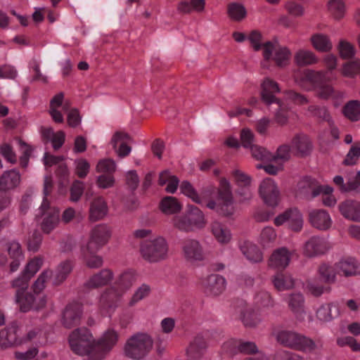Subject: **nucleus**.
I'll return each instance as SVG.
<instances>
[{
    "label": "nucleus",
    "mask_w": 360,
    "mask_h": 360,
    "mask_svg": "<svg viewBox=\"0 0 360 360\" xmlns=\"http://www.w3.org/2000/svg\"><path fill=\"white\" fill-rule=\"evenodd\" d=\"M118 333L113 328L106 330L98 341L86 328H77L69 337L72 351L81 356H87L90 360H101L117 344Z\"/></svg>",
    "instance_id": "f257e3e1"
},
{
    "label": "nucleus",
    "mask_w": 360,
    "mask_h": 360,
    "mask_svg": "<svg viewBox=\"0 0 360 360\" xmlns=\"http://www.w3.org/2000/svg\"><path fill=\"white\" fill-rule=\"evenodd\" d=\"M218 189L214 187L205 190L199 195L188 181H183L180 186L182 193L190 198L194 202L205 205L219 214L230 216L233 214V198L229 183L224 179L220 180Z\"/></svg>",
    "instance_id": "f03ea898"
},
{
    "label": "nucleus",
    "mask_w": 360,
    "mask_h": 360,
    "mask_svg": "<svg viewBox=\"0 0 360 360\" xmlns=\"http://www.w3.org/2000/svg\"><path fill=\"white\" fill-rule=\"evenodd\" d=\"M329 72L304 70L297 73L295 79L302 88L310 91L315 90L318 96L323 99H331L338 107L344 98V93L335 90L328 84Z\"/></svg>",
    "instance_id": "7ed1b4c3"
},
{
    "label": "nucleus",
    "mask_w": 360,
    "mask_h": 360,
    "mask_svg": "<svg viewBox=\"0 0 360 360\" xmlns=\"http://www.w3.org/2000/svg\"><path fill=\"white\" fill-rule=\"evenodd\" d=\"M136 280L132 269L122 271L115 279V285L106 288L101 295L98 309L103 316L111 317L118 307L124 293Z\"/></svg>",
    "instance_id": "20e7f679"
},
{
    "label": "nucleus",
    "mask_w": 360,
    "mask_h": 360,
    "mask_svg": "<svg viewBox=\"0 0 360 360\" xmlns=\"http://www.w3.org/2000/svg\"><path fill=\"white\" fill-rule=\"evenodd\" d=\"M261 96L265 104L271 106L275 112L276 121L280 124L287 122L290 107L288 104L276 98L275 94L280 91L277 82L270 78H265L261 84Z\"/></svg>",
    "instance_id": "39448f33"
},
{
    "label": "nucleus",
    "mask_w": 360,
    "mask_h": 360,
    "mask_svg": "<svg viewBox=\"0 0 360 360\" xmlns=\"http://www.w3.org/2000/svg\"><path fill=\"white\" fill-rule=\"evenodd\" d=\"M52 188V178L51 176H46L44 183V198L39 207V214L42 217L41 226L45 233H51L60 221V210L49 199Z\"/></svg>",
    "instance_id": "423d86ee"
},
{
    "label": "nucleus",
    "mask_w": 360,
    "mask_h": 360,
    "mask_svg": "<svg viewBox=\"0 0 360 360\" xmlns=\"http://www.w3.org/2000/svg\"><path fill=\"white\" fill-rule=\"evenodd\" d=\"M64 95L63 93L56 94L51 100L49 113L56 123H63L64 121L62 111L68 112V123L70 127H75L79 124L81 117L77 109L70 110V104L63 102Z\"/></svg>",
    "instance_id": "0eeeda50"
},
{
    "label": "nucleus",
    "mask_w": 360,
    "mask_h": 360,
    "mask_svg": "<svg viewBox=\"0 0 360 360\" xmlns=\"http://www.w3.org/2000/svg\"><path fill=\"white\" fill-rule=\"evenodd\" d=\"M168 252V244L161 236L143 240L140 244V254L146 261L155 263L165 259Z\"/></svg>",
    "instance_id": "6e6552de"
},
{
    "label": "nucleus",
    "mask_w": 360,
    "mask_h": 360,
    "mask_svg": "<svg viewBox=\"0 0 360 360\" xmlns=\"http://www.w3.org/2000/svg\"><path fill=\"white\" fill-rule=\"evenodd\" d=\"M205 223L204 214L194 205H188L185 214L174 218V226L185 232L202 229L205 226Z\"/></svg>",
    "instance_id": "1a4fd4ad"
},
{
    "label": "nucleus",
    "mask_w": 360,
    "mask_h": 360,
    "mask_svg": "<svg viewBox=\"0 0 360 360\" xmlns=\"http://www.w3.org/2000/svg\"><path fill=\"white\" fill-rule=\"evenodd\" d=\"M72 264L70 261L61 262L53 272L50 269L44 270L34 282L32 288L35 292H41L46 287L45 283L51 281L53 285H59L68 277L72 271Z\"/></svg>",
    "instance_id": "9d476101"
},
{
    "label": "nucleus",
    "mask_w": 360,
    "mask_h": 360,
    "mask_svg": "<svg viewBox=\"0 0 360 360\" xmlns=\"http://www.w3.org/2000/svg\"><path fill=\"white\" fill-rule=\"evenodd\" d=\"M262 55L263 67L267 66L266 63L270 61L274 62L278 67H285L290 62L291 52L287 47L280 45L277 41H268L264 43Z\"/></svg>",
    "instance_id": "9b49d317"
},
{
    "label": "nucleus",
    "mask_w": 360,
    "mask_h": 360,
    "mask_svg": "<svg viewBox=\"0 0 360 360\" xmlns=\"http://www.w3.org/2000/svg\"><path fill=\"white\" fill-rule=\"evenodd\" d=\"M276 340L285 347L300 351H311L316 347L311 339L292 330L278 331L276 334Z\"/></svg>",
    "instance_id": "f8f14e48"
},
{
    "label": "nucleus",
    "mask_w": 360,
    "mask_h": 360,
    "mask_svg": "<svg viewBox=\"0 0 360 360\" xmlns=\"http://www.w3.org/2000/svg\"><path fill=\"white\" fill-rule=\"evenodd\" d=\"M151 338L144 333H138L131 337L124 346L125 354L131 359H141L146 356L153 347Z\"/></svg>",
    "instance_id": "ddd939ff"
},
{
    "label": "nucleus",
    "mask_w": 360,
    "mask_h": 360,
    "mask_svg": "<svg viewBox=\"0 0 360 360\" xmlns=\"http://www.w3.org/2000/svg\"><path fill=\"white\" fill-rule=\"evenodd\" d=\"M199 284L207 296L216 297L225 290L226 281L222 276L213 274L201 278Z\"/></svg>",
    "instance_id": "4468645a"
},
{
    "label": "nucleus",
    "mask_w": 360,
    "mask_h": 360,
    "mask_svg": "<svg viewBox=\"0 0 360 360\" xmlns=\"http://www.w3.org/2000/svg\"><path fill=\"white\" fill-rule=\"evenodd\" d=\"M222 350L230 355L238 353L252 354L258 352V348L254 342L241 339H231L223 344Z\"/></svg>",
    "instance_id": "2eb2a0df"
},
{
    "label": "nucleus",
    "mask_w": 360,
    "mask_h": 360,
    "mask_svg": "<svg viewBox=\"0 0 360 360\" xmlns=\"http://www.w3.org/2000/svg\"><path fill=\"white\" fill-rule=\"evenodd\" d=\"M236 311L240 314V319L245 327L254 328L259 325L262 319L246 302L238 300L236 305Z\"/></svg>",
    "instance_id": "dca6fc26"
},
{
    "label": "nucleus",
    "mask_w": 360,
    "mask_h": 360,
    "mask_svg": "<svg viewBox=\"0 0 360 360\" xmlns=\"http://www.w3.org/2000/svg\"><path fill=\"white\" fill-rule=\"evenodd\" d=\"M260 197L265 204L271 207L278 205L280 200V192L271 178H266L262 181L259 188Z\"/></svg>",
    "instance_id": "f3484780"
},
{
    "label": "nucleus",
    "mask_w": 360,
    "mask_h": 360,
    "mask_svg": "<svg viewBox=\"0 0 360 360\" xmlns=\"http://www.w3.org/2000/svg\"><path fill=\"white\" fill-rule=\"evenodd\" d=\"M285 222L288 223L292 231L298 232L303 226L302 215L297 208L288 209L274 219L276 226L282 225Z\"/></svg>",
    "instance_id": "a211bd4d"
},
{
    "label": "nucleus",
    "mask_w": 360,
    "mask_h": 360,
    "mask_svg": "<svg viewBox=\"0 0 360 360\" xmlns=\"http://www.w3.org/2000/svg\"><path fill=\"white\" fill-rule=\"evenodd\" d=\"M110 228L105 224H99L91 231L89 241L86 246L93 250H98L105 245L110 237Z\"/></svg>",
    "instance_id": "6ab92c4d"
},
{
    "label": "nucleus",
    "mask_w": 360,
    "mask_h": 360,
    "mask_svg": "<svg viewBox=\"0 0 360 360\" xmlns=\"http://www.w3.org/2000/svg\"><path fill=\"white\" fill-rule=\"evenodd\" d=\"M182 252L186 260L191 263L201 262L205 259L202 246L195 239L188 238L184 240Z\"/></svg>",
    "instance_id": "aec40b11"
},
{
    "label": "nucleus",
    "mask_w": 360,
    "mask_h": 360,
    "mask_svg": "<svg viewBox=\"0 0 360 360\" xmlns=\"http://www.w3.org/2000/svg\"><path fill=\"white\" fill-rule=\"evenodd\" d=\"M82 314V305L78 302H72L65 307L62 316V323L68 328L79 323Z\"/></svg>",
    "instance_id": "412c9836"
},
{
    "label": "nucleus",
    "mask_w": 360,
    "mask_h": 360,
    "mask_svg": "<svg viewBox=\"0 0 360 360\" xmlns=\"http://www.w3.org/2000/svg\"><path fill=\"white\" fill-rule=\"evenodd\" d=\"M43 262L41 257H35L31 259L26 265L22 275L12 282V286H21L22 288L28 286V281L39 271Z\"/></svg>",
    "instance_id": "4be33fe9"
},
{
    "label": "nucleus",
    "mask_w": 360,
    "mask_h": 360,
    "mask_svg": "<svg viewBox=\"0 0 360 360\" xmlns=\"http://www.w3.org/2000/svg\"><path fill=\"white\" fill-rule=\"evenodd\" d=\"M298 194L307 199L314 198L321 193L322 185L311 177H304L297 185Z\"/></svg>",
    "instance_id": "5701e85b"
},
{
    "label": "nucleus",
    "mask_w": 360,
    "mask_h": 360,
    "mask_svg": "<svg viewBox=\"0 0 360 360\" xmlns=\"http://www.w3.org/2000/svg\"><path fill=\"white\" fill-rule=\"evenodd\" d=\"M62 161L63 158L60 156H54L48 153L44 154V164L46 169L53 165H58L56 173L60 179V184L63 185L68 180L69 173L67 166Z\"/></svg>",
    "instance_id": "b1692460"
},
{
    "label": "nucleus",
    "mask_w": 360,
    "mask_h": 360,
    "mask_svg": "<svg viewBox=\"0 0 360 360\" xmlns=\"http://www.w3.org/2000/svg\"><path fill=\"white\" fill-rule=\"evenodd\" d=\"M328 248V243L324 238L314 236L305 243L304 254L309 257H316L325 253Z\"/></svg>",
    "instance_id": "393cba45"
},
{
    "label": "nucleus",
    "mask_w": 360,
    "mask_h": 360,
    "mask_svg": "<svg viewBox=\"0 0 360 360\" xmlns=\"http://www.w3.org/2000/svg\"><path fill=\"white\" fill-rule=\"evenodd\" d=\"M340 315L338 304L336 302L325 303L316 309V316L321 323H328Z\"/></svg>",
    "instance_id": "a878e982"
},
{
    "label": "nucleus",
    "mask_w": 360,
    "mask_h": 360,
    "mask_svg": "<svg viewBox=\"0 0 360 360\" xmlns=\"http://www.w3.org/2000/svg\"><path fill=\"white\" fill-rule=\"evenodd\" d=\"M129 141L130 137L128 134L117 131L112 137L110 144L118 156L124 158L131 152V148L127 145Z\"/></svg>",
    "instance_id": "bb28decb"
},
{
    "label": "nucleus",
    "mask_w": 360,
    "mask_h": 360,
    "mask_svg": "<svg viewBox=\"0 0 360 360\" xmlns=\"http://www.w3.org/2000/svg\"><path fill=\"white\" fill-rule=\"evenodd\" d=\"M233 176L236 184L240 187L238 193L241 196V201L250 199L252 193L249 188L251 179L250 176L243 172L236 169L233 172Z\"/></svg>",
    "instance_id": "cd10ccee"
},
{
    "label": "nucleus",
    "mask_w": 360,
    "mask_h": 360,
    "mask_svg": "<svg viewBox=\"0 0 360 360\" xmlns=\"http://www.w3.org/2000/svg\"><path fill=\"white\" fill-rule=\"evenodd\" d=\"M311 224L319 230L328 229L332 224L329 214L323 210H313L309 213Z\"/></svg>",
    "instance_id": "c85d7f7f"
},
{
    "label": "nucleus",
    "mask_w": 360,
    "mask_h": 360,
    "mask_svg": "<svg viewBox=\"0 0 360 360\" xmlns=\"http://www.w3.org/2000/svg\"><path fill=\"white\" fill-rule=\"evenodd\" d=\"M342 215L349 220L360 222V202L353 200H346L339 206Z\"/></svg>",
    "instance_id": "c756f323"
},
{
    "label": "nucleus",
    "mask_w": 360,
    "mask_h": 360,
    "mask_svg": "<svg viewBox=\"0 0 360 360\" xmlns=\"http://www.w3.org/2000/svg\"><path fill=\"white\" fill-rule=\"evenodd\" d=\"M210 231L216 240L221 245L228 244L232 238L231 230L227 225L217 220L211 223Z\"/></svg>",
    "instance_id": "7c9ffc66"
},
{
    "label": "nucleus",
    "mask_w": 360,
    "mask_h": 360,
    "mask_svg": "<svg viewBox=\"0 0 360 360\" xmlns=\"http://www.w3.org/2000/svg\"><path fill=\"white\" fill-rule=\"evenodd\" d=\"M239 249L245 257L252 263H259L263 260V255L259 247L249 240L240 242Z\"/></svg>",
    "instance_id": "2f4dec72"
},
{
    "label": "nucleus",
    "mask_w": 360,
    "mask_h": 360,
    "mask_svg": "<svg viewBox=\"0 0 360 360\" xmlns=\"http://www.w3.org/2000/svg\"><path fill=\"white\" fill-rule=\"evenodd\" d=\"M207 342L201 334L196 335L190 342L187 349L186 354L188 356L193 359L201 358L205 352Z\"/></svg>",
    "instance_id": "473e14b6"
},
{
    "label": "nucleus",
    "mask_w": 360,
    "mask_h": 360,
    "mask_svg": "<svg viewBox=\"0 0 360 360\" xmlns=\"http://www.w3.org/2000/svg\"><path fill=\"white\" fill-rule=\"evenodd\" d=\"M7 251L10 259V270L14 272L18 270L25 256L20 244L17 241H11L7 244Z\"/></svg>",
    "instance_id": "72a5a7b5"
},
{
    "label": "nucleus",
    "mask_w": 360,
    "mask_h": 360,
    "mask_svg": "<svg viewBox=\"0 0 360 360\" xmlns=\"http://www.w3.org/2000/svg\"><path fill=\"white\" fill-rule=\"evenodd\" d=\"M108 210V207L104 198L96 197L90 203L89 219L92 221L101 220L107 214Z\"/></svg>",
    "instance_id": "f704fd0d"
},
{
    "label": "nucleus",
    "mask_w": 360,
    "mask_h": 360,
    "mask_svg": "<svg viewBox=\"0 0 360 360\" xmlns=\"http://www.w3.org/2000/svg\"><path fill=\"white\" fill-rule=\"evenodd\" d=\"M335 265L339 275L351 276L360 274V264L354 258H345Z\"/></svg>",
    "instance_id": "c9c22d12"
},
{
    "label": "nucleus",
    "mask_w": 360,
    "mask_h": 360,
    "mask_svg": "<svg viewBox=\"0 0 360 360\" xmlns=\"http://www.w3.org/2000/svg\"><path fill=\"white\" fill-rule=\"evenodd\" d=\"M112 278V271L108 269H104L90 277L85 286L89 289L101 288L108 285Z\"/></svg>",
    "instance_id": "e433bc0d"
},
{
    "label": "nucleus",
    "mask_w": 360,
    "mask_h": 360,
    "mask_svg": "<svg viewBox=\"0 0 360 360\" xmlns=\"http://www.w3.org/2000/svg\"><path fill=\"white\" fill-rule=\"evenodd\" d=\"M292 151L298 156H304L311 150V143L309 137L304 134H297L291 141Z\"/></svg>",
    "instance_id": "4c0bfd02"
},
{
    "label": "nucleus",
    "mask_w": 360,
    "mask_h": 360,
    "mask_svg": "<svg viewBox=\"0 0 360 360\" xmlns=\"http://www.w3.org/2000/svg\"><path fill=\"white\" fill-rule=\"evenodd\" d=\"M18 340L17 327L15 323L0 330V345L2 348H8L20 344Z\"/></svg>",
    "instance_id": "58836bf2"
},
{
    "label": "nucleus",
    "mask_w": 360,
    "mask_h": 360,
    "mask_svg": "<svg viewBox=\"0 0 360 360\" xmlns=\"http://www.w3.org/2000/svg\"><path fill=\"white\" fill-rule=\"evenodd\" d=\"M288 303L296 318L299 320L303 319L305 314L304 295L300 292L292 293L288 297Z\"/></svg>",
    "instance_id": "ea45409f"
},
{
    "label": "nucleus",
    "mask_w": 360,
    "mask_h": 360,
    "mask_svg": "<svg viewBox=\"0 0 360 360\" xmlns=\"http://www.w3.org/2000/svg\"><path fill=\"white\" fill-rule=\"evenodd\" d=\"M18 288L16 291V302L20 307L22 311L26 312L29 311L34 306L35 297L32 293L26 291L27 286L22 288L21 286H13Z\"/></svg>",
    "instance_id": "a19ab883"
},
{
    "label": "nucleus",
    "mask_w": 360,
    "mask_h": 360,
    "mask_svg": "<svg viewBox=\"0 0 360 360\" xmlns=\"http://www.w3.org/2000/svg\"><path fill=\"white\" fill-rule=\"evenodd\" d=\"M290 260V252L285 248H278L271 255L269 265L277 269H285Z\"/></svg>",
    "instance_id": "79ce46f5"
},
{
    "label": "nucleus",
    "mask_w": 360,
    "mask_h": 360,
    "mask_svg": "<svg viewBox=\"0 0 360 360\" xmlns=\"http://www.w3.org/2000/svg\"><path fill=\"white\" fill-rule=\"evenodd\" d=\"M20 181V174L16 169L6 171L0 176V190L13 189L18 186Z\"/></svg>",
    "instance_id": "37998d69"
},
{
    "label": "nucleus",
    "mask_w": 360,
    "mask_h": 360,
    "mask_svg": "<svg viewBox=\"0 0 360 360\" xmlns=\"http://www.w3.org/2000/svg\"><path fill=\"white\" fill-rule=\"evenodd\" d=\"M272 283L275 288L283 291L292 288L294 286V280L292 276L284 272H278L272 278Z\"/></svg>",
    "instance_id": "c03bdc74"
},
{
    "label": "nucleus",
    "mask_w": 360,
    "mask_h": 360,
    "mask_svg": "<svg viewBox=\"0 0 360 360\" xmlns=\"http://www.w3.org/2000/svg\"><path fill=\"white\" fill-rule=\"evenodd\" d=\"M342 112L351 122L359 121L360 120V101H349L343 106Z\"/></svg>",
    "instance_id": "a18cd8bd"
},
{
    "label": "nucleus",
    "mask_w": 360,
    "mask_h": 360,
    "mask_svg": "<svg viewBox=\"0 0 360 360\" xmlns=\"http://www.w3.org/2000/svg\"><path fill=\"white\" fill-rule=\"evenodd\" d=\"M160 207L162 212L171 214L180 212L182 205L176 198L166 196L162 199Z\"/></svg>",
    "instance_id": "49530a36"
},
{
    "label": "nucleus",
    "mask_w": 360,
    "mask_h": 360,
    "mask_svg": "<svg viewBox=\"0 0 360 360\" xmlns=\"http://www.w3.org/2000/svg\"><path fill=\"white\" fill-rule=\"evenodd\" d=\"M98 250L91 251L88 246L82 248V253L86 265L90 268H98L103 264L101 257L96 255Z\"/></svg>",
    "instance_id": "de8ad7c7"
},
{
    "label": "nucleus",
    "mask_w": 360,
    "mask_h": 360,
    "mask_svg": "<svg viewBox=\"0 0 360 360\" xmlns=\"http://www.w3.org/2000/svg\"><path fill=\"white\" fill-rule=\"evenodd\" d=\"M335 264L333 266L322 264L319 267V274L321 281L326 283H332L335 280L337 272Z\"/></svg>",
    "instance_id": "09e8293b"
},
{
    "label": "nucleus",
    "mask_w": 360,
    "mask_h": 360,
    "mask_svg": "<svg viewBox=\"0 0 360 360\" xmlns=\"http://www.w3.org/2000/svg\"><path fill=\"white\" fill-rule=\"evenodd\" d=\"M205 0L181 1L178 5V11L183 13H189L192 11H202L205 8Z\"/></svg>",
    "instance_id": "8fccbe9b"
},
{
    "label": "nucleus",
    "mask_w": 360,
    "mask_h": 360,
    "mask_svg": "<svg viewBox=\"0 0 360 360\" xmlns=\"http://www.w3.org/2000/svg\"><path fill=\"white\" fill-rule=\"evenodd\" d=\"M255 303L259 308L271 309L275 305V302L272 299L269 292L266 290H259L255 296Z\"/></svg>",
    "instance_id": "3c124183"
},
{
    "label": "nucleus",
    "mask_w": 360,
    "mask_h": 360,
    "mask_svg": "<svg viewBox=\"0 0 360 360\" xmlns=\"http://www.w3.org/2000/svg\"><path fill=\"white\" fill-rule=\"evenodd\" d=\"M311 40L314 47L318 51H328L332 49V44L326 35L314 34L311 37Z\"/></svg>",
    "instance_id": "603ef678"
},
{
    "label": "nucleus",
    "mask_w": 360,
    "mask_h": 360,
    "mask_svg": "<svg viewBox=\"0 0 360 360\" xmlns=\"http://www.w3.org/2000/svg\"><path fill=\"white\" fill-rule=\"evenodd\" d=\"M150 291L151 288L148 285L143 283L140 285L134 291L131 298L130 299L128 303L129 307H134L138 302L147 297L150 293Z\"/></svg>",
    "instance_id": "864d4df0"
},
{
    "label": "nucleus",
    "mask_w": 360,
    "mask_h": 360,
    "mask_svg": "<svg viewBox=\"0 0 360 360\" xmlns=\"http://www.w3.org/2000/svg\"><path fill=\"white\" fill-rule=\"evenodd\" d=\"M295 60L299 65H308L316 63L317 58L311 51L302 49L296 53Z\"/></svg>",
    "instance_id": "5fc2aeb1"
},
{
    "label": "nucleus",
    "mask_w": 360,
    "mask_h": 360,
    "mask_svg": "<svg viewBox=\"0 0 360 360\" xmlns=\"http://www.w3.org/2000/svg\"><path fill=\"white\" fill-rule=\"evenodd\" d=\"M291 152H292V148H290L288 144H283L278 148L276 153L273 154L271 162L283 165V162L290 160Z\"/></svg>",
    "instance_id": "6e6d98bb"
},
{
    "label": "nucleus",
    "mask_w": 360,
    "mask_h": 360,
    "mask_svg": "<svg viewBox=\"0 0 360 360\" xmlns=\"http://www.w3.org/2000/svg\"><path fill=\"white\" fill-rule=\"evenodd\" d=\"M308 110L314 116L327 122L329 125L333 124L330 115L326 107L310 105Z\"/></svg>",
    "instance_id": "4d7b16f0"
},
{
    "label": "nucleus",
    "mask_w": 360,
    "mask_h": 360,
    "mask_svg": "<svg viewBox=\"0 0 360 360\" xmlns=\"http://www.w3.org/2000/svg\"><path fill=\"white\" fill-rule=\"evenodd\" d=\"M228 13L231 19L240 20L245 18L246 11L241 4L233 2L228 5Z\"/></svg>",
    "instance_id": "13d9d810"
},
{
    "label": "nucleus",
    "mask_w": 360,
    "mask_h": 360,
    "mask_svg": "<svg viewBox=\"0 0 360 360\" xmlns=\"http://www.w3.org/2000/svg\"><path fill=\"white\" fill-rule=\"evenodd\" d=\"M329 11L336 18H342L345 13V3L341 0H330L328 4Z\"/></svg>",
    "instance_id": "bf43d9fd"
},
{
    "label": "nucleus",
    "mask_w": 360,
    "mask_h": 360,
    "mask_svg": "<svg viewBox=\"0 0 360 360\" xmlns=\"http://www.w3.org/2000/svg\"><path fill=\"white\" fill-rule=\"evenodd\" d=\"M252 155L257 160L263 161H270L273 158V153L268 151L266 148L259 146L257 145L252 146L250 148Z\"/></svg>",
    "instance_id": "052dcab7"
},
{
    "label": "nucleus",
    "mask_w": 360,
    "mask_h": 360,
    "mask_svg": "<svg viewBox=\"0 0 360 360\" xmlns=\"http://www.w3.org/2000/svg\"><path fill=\"white\" fill-rule=\"evenodd\" d=\"M96 170L103 174H112L115 170V163L111 159L101 160L97 164Z\"/></svg>",
    "instance_id": "680f3d73"
},
{
    "label": "nucleus",
    "mask_w": 360,
    "mask_h": 360,
    "mask_svg": "<svg viewBox=\"0 0 360 360\" xmlns=\"http://www.w3.org/2000/svg\"><path fill=\"white\" fill-rule=\"evenodd\" d=\"M26 338L27 340L34 341L37 345H42L46 342V332L38 328L30 330Z\"/></svg>",
    "instance_id": "e2e57ef3"
},
{
    "label": "nucleus",
    "mask_w": 360,
    "mask_h": 360,
    "mask_svg": "<svg viewBox=\"0 0 360 360\" xmlns=\"http://www.w3.org/2000/svg\"><path fill=\"white\" fill-rule=\"evenodd\" d=\"M337 344L340 347L348 346L353 352H360V342H358L353 337L345 336L339 338L337 340Z\"/></svg>",
    "instance_id": "0e129e2a"
},
{
    "label": "nucleus",
    "mask_w": 360,
    "mask_h": 360,
    "mask_svg": "<svg viewBox=\"0 0 360 360\" xmlns=\"http://www.w3.org/2000/svg\"><path fill=\"white\" fill-rule=\"evenodd\" d=\"M272 360H304L302 356L299 354L286 351L284 349H281L277 351L274 356Z\"/></svg>",
    "instance_id": "69168bd1"
},
{
    "label": "nucleus",
    "mask_w": 360,
    "mask_h": 360,
    "mask_svg": "<svg viewBox=\"0 0 360 360\" xmlns=\"http://www.w3.org/2000/svg\"><path fill=\"white\" fill-rule=\"evenodd\" d=\"M240 140L242 145L245 148H252V146H255L253 143L255 141V136L253 132L248 129H243L240 131Z\"/></svg>",
    "instance_id": "338daca9"
},
{
    "label": "nucleus",
    "mask_w": 360,
    "mask_h": 360,
    "mask_svg": "<svg viewBox=\"0 0 360 360\" xmlns=\"http://www.w3.org/2000/svg\"><path fill=\"white\" fill-rule=\"evenodd\" d=\"M255 51L263 50L264 44H262V35L257 30H252L248 37Z\"/></svg>",
    "instance_id": "774afa93"
}]
</instances>
